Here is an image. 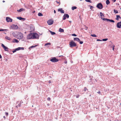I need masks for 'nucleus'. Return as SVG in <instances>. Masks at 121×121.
<instances>
[{
    "mask_svg": "<svg viewBox=\"0 0 121 121\" xmlns=\"http://www.w3.org/2000/svg\"><path fill=\"white\" fill-rule=\"evenodd\" d=\"M69 47L71 48L76 47L77 46V44L73 40H72L69 43Z\"/></svg>",
    "mask_w": 121,
    "mask_h": 121,
    "instance_id": "1",
    "label": "nucleus"
},
{
    "mask_svg": "<svg viewBox=\"0 0 121 121\" xmlns=\"http://www.w3.org/2000/svg\"><path fill=\"white\" fill-rule=\"evenodd\" d=\"M23 34L21 32H18L17 34L16 38L18 39H21L23 38Z\"/></svg>",
    "mask_w": 121,
    "mask_h": 121,
    "instance_id": "2",
    "label": "nucleus"
},
{
    "mask_svg": "<svg viewBox=\"0 0 121 121\" xmlns=\"http://www.w3.org/2000/svg\"><path fill=\"white\" fill-rule=\"evenodd\" d=\"M32 37L31 38L33 39H39V35L38 34L36 33H32Z\"/></svg>",
    "mask_w": 121,
    "mask_h": 121,
    "instance_id": "3",
    "label": "nucleus"
},
{
    "mask_svg": "<svg viewBox=\"0 0 121 121\" xmlns=\"http://www.w3.org/2000/svg\"><path fill=\"white\" fill-rule=\"evenodd\" d=\"M59 60L55 57H52L50 59V61L53 62H56L58 61Z\"/></svg>",
    "mask_w": 121,
    "mask_h": 121,
    "instance_id": "4",
    "label": "nucleus"
},
{
    "mask_svg": "<svg viewBox=\"0 0 121 121\" xmlns=\"http://www.w3.org/2000/svg\"><path fill=\"white\" fill-rule=\"evenodd\" d=\"M96 7L97 8L100 9H102L103 8V5L101 3H99L97 4Z\"/></svg>",
    "mask_w": 121,
    "mask_h": 121,
    "instance_id": "5",
    "label": "nucleus"
},
{
    "mask_svg": "<svg viewBox=\"0 0 121 121\" xmlns=\"http://www.w3.org/2000/svg\"><path fill=\"white\" fill-rule=\"evenodd\" d=\"M101 18L104 21H106L107 22H110L114 23L115 22L112 19H110L106 18H103L102 17H101Z\"/></svg>",
    "mask_w": 121,
    "mask_h": 121,
    "instance_id": "6",
    "label": "nucleus"
},
{
    "mask_svg": "<svg viewBox=\"0 0 121 121\" xmlns=\"http://www.w3.org/2000/svg\"><path fill=\"white\" fill-rule=\"evenodd\" d=\"M18 27L16 25H12L10 28V29H13L16 30L18 29Z\"/></svg>",
    "mask_w": 121,
    "mask_h": 121,
    "instance_id": "7",
    "label": "nucleus"
},
{
    "mask_svg": "<svg viewBox=\"0 0 121 121\" xmlns=\"http://www.w3.org/2000/svg\"><path fill=\"white\" fill-rule=\"evenodd\" d=\"M69 17V16L68 14L65 13L64 14L63 16V20H65L66 19V18H68Z\"/></svg>",
    "mask_w": 121,
    "mask_h": 121,
    "instance_id": "8",
    "label": "nucleus"
},
{
    "mask_svg": "<svg viewBox=\"0 0 121 121\" xmlns=\"http://www.w3.org/2000/svg\"><path fill=\"white\" fill-rule=\"evenodd\" d=\"M1 46L3 48L5 51H8L9 48L5 46L3 44L1 43Z\"/></svg>",
    "mask_w": 121,
    "mask_h": 121,
    "instance_id": "9",
    "label": "nucleus"
},
{
    "mask_svg": "<svg viewBox=\"0 0 121 121\" xmlns=\"http://www.w3.org/2000/svg\"><path fill=\"white\" fill-rule=\"evenodd\" d=\"M31 37H32V33H30L27 35L26 38L27 39H33Z\"/></svg>",
    "mask_w": 121,
    "mask_h": 121,
    "instance_id": "10",
    "label": "nucleus"
},
{
    "mask_svg": "<svg viewBox=\"0 0 121 121\" xmlns=\"http://www.w3.org/2000/svg\"><path fill=\"white\" fill-rule=\"evenodd\" d=\"M54 22V21L52 19H49L47 21V23L49 25H51Z\"/></svg>",
    "mask_w": 121,
    "mask_h": 121,
    "instance_id": "11",
    "label": "nucleus"
},
{
    "mask_svg": "<svg viewBox=\"0 0 121 121\" xmlns=\"http://www.w3.org/2000/svg\"><path fill=\"white\" fill-rule=\"evenodd\" d=\"M6 20L7 22H12L13 19L9 17H7L6 18Z\"/></svg>",
    "mask_w": 121,
    "mask_h": 121,
    "instance_id": "12",
    "label": "nucleus"
},
{
    "mask_svg": "<svg viewBox=\"0 0 121 121\" xmlns=\"http://www.w3.org/2000/svg\"><path fill=\"white\" fill-rule=\"evenodd\" d=\"M117 28H121V21L120 22L117 23Z\"/></svg>",
    "mask_w": 121,
    "mask_h": 121,
    "instance_id": "13",
    "label": "nucleus"
},
{
    "mask_svg": "<svg viewBox=\"0 0 121 121\" xmlns=\"http://www.w3.org/2000/svg\"><path fill=\"white\" fill-rule=\"evenodd\" d=\"M18 31H15L14 32H11V33L16 38V37L17 36V33Z\"/></svg>",
    "mask_w": 121,
    "mask_h": 121,
    "instance_id": "14",
    "label": "nucleus"
},
{
    "mask_svg": "<svg viewBox=\"0 0 121 121\" xmlns=\"http://www.w3.org/2000/svg\"><path fill=\"white\" fill-rule=\"evenodd\" d=\"M19 42V41L17 39L14 38L13 39V40L11 42L13 43H18Z\"/></svg>",
    "mask_w": 121,
    "mask_h": 121,
    "instance_id": "15",
    "label": "nucleus"
},
{
    "mask_svg": "<svg viewBox=\"0 0 121 121\" xmlns=\"http://www.w3.org/2000/svg\"><path fill=\"white\" fill-rule=\"evenodd\" d=\"M58 11L62 13H64V11L62 9V8H60L58 9Z\"/></svg>",
    "mask_w": 121,
    "mask_h": 121,
    "instance_id": "16",
    "label": "nucleus"
},
{
    "mask_svg": "<svg viewBox=\"0 0 121 121\" xmlns=\"http://www.w3.org/2000/svg\"><path fill=\"white\" fill-rule=\"evenodd\" d=\"M30 29L31 30H32V31H35V27H33V25L31 24L30 27Z\"/></svg>",
    "mask_w": 121,
    "mask_h": 121,
    "instance_id": "17",
    "label": "nucleus"
},
{
    "mask_svg": "<svg viewBox=\"0 0 121 121\" xmlns=\"http://www.w3.org/2000/svg\"><path fill=\"white\" fill-rule=\"evenodd\" d=\"M25 9L23 8H21L20 9H19V10H17V11L18 12L20 13V12L22 11H25Z\"/></svg>",
    "mask_w": 121,
    "mask_h": 121,
    "instance_id": "18",
    "label": "nucleus"
},
{
    "mask_svg": "<svg viewBox=\"0 0 121 121\" xmlns=\"http://www.w3.org/2000/svg\"><path fill=\"white\" fill-rule=\"evenodd\" d=\"M80 39L78 38L77 37L74 38H73L74 41H77L78 42L80 41Z\"/></svg>",
    "mask_w": 121,
    "mask_h": 121,
    "instance_id": "19",
    "label": "nucleus"
},
{
    "mask_svg": "<svg viewBox=\"0 0 121 121\" xmlns=\"http://www.w3.org/2000/svg\"><path fill=\"white\" fill-rule=\"evenodd\" d=\"M116 17L115 19L117 20H118L119 18L121 19V17L119 15H116Z\"/></svg>",
    "mask_w": 121,
    "mask_h": 121,
    "instance_id": "20",
    "label": "nucleus"
},
{
    "mask_svg": "<svg viewBox=\"0 0 121 121\" xmlns=\"http://www.w3.org/2000/svg\"><path fill=\"white\" fill-rule=\"evenodd\" d=\"M89 78H90V81H91V82L94 81V79H93V77L92 76H90L89 77Z\"/></svg>",
    "mask_w": 121,
    "mask_h": 121,
    "instance_id": "21",
    "label": "nucleus"
},
{
    "mask_svg": "<svg viewBox=\"0 0 121 121\" xmlns=\"http://www.w3.org/2000/svg\"><path fill=\"white\" fill-rule=\"evenodd\" d=\"M58 31L61 33L63 32H64V30L63 29L60 28L59 29Z\"/></svg>",
    "mask_w": 121,
    "mask_h": 121,
    "instance_id": "22",
    "label": "nucleus"
},
{
    "mask_svg": "<svg viewBox=\"0 0 121 121\" xmlns=\"http://www.w3.org/2000/svg\"><path fill=\"white\" fill-rule=\"evenodd\" d=\"M17 51H19L20 50H24V48L19 47L17 48Z\"/></svg>",
    "mask_w": 121,
    "mask_h": 121,
    "instance_id": "23",
    "label": "nucleus"
},
{
    "mask_svg": "<svg viewBox=\"0 0 121 121\" xmlns=\"http://www.w3.org/2000/svg\"><path fill=\"white\" fill-rule=\"evenodd\" d=\"M49 31L52 35H53L56 34L54 32L50 30H49Z\"/></svg>",
    "mask_w": 121,
    "mask_h": 121,
    "instance_id": "24",
    "label": "nucleus"
},
{
    "mask_svg": "<svg viewBox=\"0 0 121 121\" xmlns=\"http://www.w3.org/2000/svg\"><path fill=\"white\" fill-rule=\"evenodd\" d=\"M5 38L6 39L9 40H11L12 39L11 38H10L9 37H8L7 36H6L5 37Z\"/></svg>",
    "mask_w": 121,
    "mask_h": 121,
    "instance_id": "25",
    "label": "nucleus"
},
{
    "mask_svg": "<svg viewBox=\"0 0 121 121\" xmlns=\"http://www.w3.org/2000/svg\"><path fill=\"white\" fill-rule=\"evenodd\" d=\"M106 3L107 5H108L110 4V2L109 0H106Z\"/></svg>",
    "mask_w": 121,
    "mask_h": 121,
    "instance_id": "26",
    "label": "nucleus"
},
{
    "mask_svg": "<svg viewBox=\"0 0 121 121\" xmlns=\"http://www.w3.org/2000/svg\"><path fill=\"white\" fill-rule=\"evenodd\" d=\"M39 45H32L30 46V48H35Z\"/></svg>",
    "mask_w": 121,
    "mask_h": 121,
    "instance_id": "27",
    "label": "nucleus"
},
{
    "mask_svg": "<svg viewBox=\"0 0 121 121\" xmlns=\"http://www.w3.org/2000/svg\"><path fill=\"white\" fill-rule=\"evenodd\" d=\"M77 8V7H76L75 6H72V10H74L75 9H76Z\"/></svg>",
    "mask_w": 121,
    "mask_h": 121,
    "instance_id": "28",
    "label": "nucleus"
},
{
    "mask_svg": "<svg viewBox=\"0 0 121 121\" xmlns=\"http://www.w3.org/2000/svg\"><path fill=\"white\" fill-rule=\"evenodd\" d=\"M100 16L101 17H102V16H104V15L103 13L101 12H100Z\"/></svg>",
    "mask_w": 121,
    "mask_h": 121,
    "instance_id": "29",
    "label": "nucleus"
},
{
    "mask_svg": "<svg viewBox=\"0 0 121 121\" xmlns=\"http://www.w3.org/2000/svg\"><path fill=\"white\" fill-rule=\"evenodd\" d=\"M17 51H18L17 49V48H16L15 49H13V50L12 51V52L13 53H14L16 52Z\"/></svg>",
    "mask_w": 121,
    "mask_h": 121,
    "instance_id": "30",
    "label": "nucleus"
},
{
    "mask_svg": "<svg viewBox=\"0 0 121 121\" xmlns=\"http://www.w3.org/2000/svg\"><path fill=\"white\" fill-rule=\"evenodd\" d=\"M114 13L115 14L117 13H118V11L117 10H116L115 9H114Z\"/></svg>",
    "mask_w": 121,
    "mask_h": 121,
    "instance_id": "31",
    "label": "nucleus"
},
{
    "mask_svg": "<svg viewBox=\"0 0 121 121\" xmlns=\"http://www.w3.org/2000/svg\"><path fill=\"white\" fill-rule=\"evenodd\" d=\"M38 15L39 16H43V14H42V13H39L38 14Z\"/></svg>",
    "mask_w": 121,
    "mask_h": 121,
    "instance_id": "32",
    "label": "nucleus"
},
{
    "mask_svg": "<svg viewBox=\"0 0 121 121\" xmlns=\"http://www.w3.org/2000/svg\"><path fill=\"white\" fill-rule=\"evenodd\" d=\"M51 45V43L49 42V43H46L45 44L44 46H47L48 45Z\"/></svg>",
    "mask_w": 121,
    "mask_h": 121,
    "instance_id": "33",
    "label": "nucleus"
},
{
    "mask_svg": "<svg viewBox=\"0 0 121 121\" xmlns=\"http://www.w3.org/2000/svg\"><path fill=\"white\" fill-rule=\"evenodd\" d=\"M108 39L107 38H105V39H103L102 40V41H106Z\"/></svg>",
    "mask_w": 121,
    "mask_h": 121,
    "instance_id": "34",
    "label": "nucleus"
},
{
    "mask_svg": "<svg viewBox=\"0 0 121 121\" xmlns=\"http://www.w3.org/2000/svg\"><path fill=\"white\" fill-rule=\"evenodd\" d=\"M22 17H17V18L20 20H21Z\"/></svg>",
    "mask_w": 121,
    "mask_h": 121,
    "instance_id": "35",
    "label": "nucleus"
},
{
    "mask_svg": "<svg viewBox=\"0 0 121 121\" xmlns=\"http://www.w3.org/2000/svg\"><path fill=\"white\" fill-rule=\"evenodd\" d=\"M91 36H92V37H97V36L95 34H91Z\"/></svg>",
    "mask_w": 121,
    "mask_h": 121,
    "instance_id": "36",
    "label": "nucleus"
},
{
    "mask_svg": "<svg viewBox=\"0 0 121 121\" xmlns=\"http://www.w3.org/2000/svg\"><path fill=\"white\" fill-rule=\"evenodd\" d=\"M85 1L87 2L92 3V1L91 0H85Z\"/></svg>",
    "mask_w": 121,
    "mask_h": 121,
    "instance_id": "37",
    "label": "nucleus"
},
{
    "mask_svg": "<svg viewBox=\"0 0 121 121\" xmlns=\"http://www.w3.org/2000/svg\"><path fill=\"white\" fill-rule=\"evenodd\" d=\"M89 6L90 7V8L91 10H92V9L94 8V7L91 5H89Z\"/></svg>",
    "mask_w": 121,
    "mask_h": 121,
    "instance_id": "38",
    "label": "nucleus"
},
{
    "mask_svg": "<svg viewBox=\"0 0 121 121\" xmlns=\"http://www.w3.org/2000/svg\"><path fill=\"white\" fill-rule=\"evenodd\" d=\"M63 56L61 55L59 56V57H61V60H63Z\"/></svg>",
    "mask_w": 121,
    "mask_h": 121,
    "instance_id": "39",
    "label": "nucleus"
},
{
    "mask_svg": "<svg viewBox=\"0 0 121 121\" xmlns=\"http://www.w3.org/2000/svg\"><path fill=\"white\" fill-rule=\"evenodd\" d=\"M78 42H79V43L80 44H82L83 43V41H80H80H79Z\"/></svg>",
    "mask_w": 121,
    "mask_h": 121,
    "instance_id": "40",
    "label": "nucleus"
},
{
    "mask_svg": "<svg viewBox=\"0 0 121 121\" xmlns=\"http://www.w3.org/2000/svg\"><path fill=\"white\" fill-rule=\"evenodd\" d=\"M71 35L73 36H76L77 35L75 34H71Z\"/></svg>",
    "mask_w": 121,
    "mask_h": 121,
    "instance_id": "41",
    "label": "nucleus"
},
{
    "mask_svg": "<svg viewBox=\"0 0 121 121\" xmlns=\"http://www.w3.org/2000/svg\"><path fill=\"white\" fill-rule=\"evenodd\" d=\"M86 90H88V89H87L86 87H85L84 88V91H86Z\"/></svg>",
    "mask_w": 121,
    "mask_h": 121,
    "instance_id": "42",
    "label": "nucleus"
},
{
    "mask_svg": "<svg viewBox=\"0 0 121 121\" xmlns=\"http://www.w3.org/2000/svg\"><path fill=\"white\" fill-rule=\"evenodd\" d=\"M65 58H65V60L64 61V63H65V64H66L67 63V60H66L65 59Z\"/></svg>",
    "mask_w": 121,
    "mask_h": 121,
    "instance_id": "43",
    "label": "nucleus"
},
{
    "mask_svg": "<svg viewBox=\"0 0 121 121\" xmlns=\"http://www.w3.org/2000/svg\"><path fill=\"white\" fill-rule=\"evenodd\" d=\"M26 20V19L25 18L22 17L21 20L22 21H24Z\"/></svg>",
    "mask_w": 121,
    "mask_h": 121,
    "instance_id": "44",
    "label": "nucleus"
},
{
    "mask_svg": "<svg viewBox=\"0 0 121 121\" xmlns=\"http://www.w3.org/2000/svg\"><path fill=\"white\" fill-rule=\"evenodd\" d=\"M47 99L48 101H50L51 99L50 97H49Z\"/></svg>",
    "mask_w": 121,
    "mask_h": 121,
    "instance_id": "45",
    "label": "nucleus"
},
{
    "mask_svg": "<svg viewBox=\"0 0 121 121\" xmlns=\"http://www.w3.org/2000/svg\"><path fill=\"white\" fill-rule=\"evenodd\" d=\"M80 96V95L78 94V95L77 96H76V98H78Z\"/></svg>",
    "mask_w": 121,
    "mask_h": 121,
    "instance_id": "46",
    "label": "nucleus"
},
{
    "mask_svg": "<svg viewBox=\"0 0 121 121\" xmlns=\"http://www.w3.org/2000/svg\"><path fill=\"white\" fill-rule=\"evenodd\" d=\"M84 26L85 27V29L86 30H87V29L88 28V27H87L86 26Z\"/></svg>",
    "mask_w": 121,
    "mask_h": 121,
    "instance_id": "47",
    "label": "nucleus"
},
{
    "mask_svg": "<svg viewBox=\"0 0 121 121\" xmlns=\"http://www.w3.org/2000/svg\"><path fill=\"white\" fill-rule=\"evenodd\" d=\"M97 41H102V40H100V39H97Z\"/></svg>",
    "mask_w": 121,
    "mask_h": 121,
    "instance_id": "48",
    "label": "nucleus"
},
{
    "mask_svg": "<svg viewBox=\"0 0 121 121\" xmlns=\"http://www.w3.org/2000/svg\"><path fill=\"white\" fill-rule=\"evenodd\" d=\"M4 31V29H0V31Z\"/></svg>",
    "mask_w": 121,
    "mask_h": 121,
    "instance_id": "49",
    "label": "nucleus"
},
{
    "mask_svg": "<svg viewBox=\"0 0 121 121\" xmlns=\"http://www.w3.org/2000/svg\"><path fill=\"white\" fill-rule=\"evenodd\" d=\"M21 104H18V107H20L21 106Z\"/></svg>",
    "mask_w": 121,
    "mask_h": 121,
    "instance_id": "50",
    "label": "nucleus"
},
{
    "mask_svg": "<svg viewBox=\"0 0 121 121\" xmlns=\"http://www.w3.org/2000/svg\"><path fill=\"white\" fill-rule=\"evenodd\" d=\"M107 108H108L109 109L110 108V107L109 106H107Z\"/></svg>",
    "mask_w": 121,
    "mask_h": 121,
    "instance_id": "51",
    "label": "nucleus"
},
{
    "mask_svg": "<svg viewBox=\"0 0 121 121\" xmlns=\"http://www.w3.org/2000/svg\"><path fill=\"white\" fill-rule=\"evenodd\" d=\"M18 106H16L15 107V108L16 109H17L18 108Z\"/></svg>",
    "mask_w": 121,
    "mask_h": 121,
    "instance_id": "52",
    "label": "nucleus"
},
{
    "mask_svg": "<svg viewBox=\"0 0 121 121\" xmlns=\"http://www.w3.org/2000/svg\"><path fill=\"white\" fill-rule=\"evenodd\" d=\"M97 93H98L99 94H100L101 93L100 92V91H99L98 92H97Z\"/></svg>",
    "mask_w": 121,
    "mask_h": 121,
    "instance_id": "53",
    "label": "nucleus"
},
{
    "mask_svg": "<svg viewBox=\"0 0 121 121\" xmlns=\"http://www.w3.org/2000/svg\"><path fill=\"white\" fill-rule=\"evenodd\" d=\"M112 0L114 2H115L116 1V0Z\"/></svg>",
    "mask_w": 121,
    "mask_h": 121,
    "instance_id": "54",
    "label": "nucleus"
},
{
    "mask_svg": "<svg viewBox=\"0 0 121 121\" xmlns=\"http://www.w3.org/2000/svg\"><path fill=\"white\" fill-rule=\"evenodd\" d=\"M31 48H30V47L29 48V51H30L31 50Z\"/></svg>",
    "mask_w": 121,
    "mask_h": 121,
    "instance_id": "55",
    "label": "nucleus"
},
{
    "mask_svg": "<svg viewBox=\"0 0 121 121\" xmlns=\"http://www.w3.org/2000/svg\"><path fill=\"white\" fill-rule=\"evenodd\" d=\"M4 31H8V30L7 29H4Z\"/></svg>",
    "mask_w": 121,
    "mask_h": 121,
    "instance_id": "56",
    "label": "nucleus"
},
{
    "mask_svg": "<svg viewBox=\"0 0 121 121\" xmlns=\"http://www.w3.org/2000/svg\"><path fill=\"white\" fill-rule=\"evenodd\" d=\"M54 13H56V11L55 10H54Z\"/></svg>",
    "mask_w": 121,
    "mask_h": 121,
    "instance_id": "57",
    "label": "nucleus"
},
{
    "mask_svg": "<svg viewBox=\"0 0 121 121\" xmlns=\"http://www.w3.org/2000/svg\"><path fill=\"white\" fill-rule=\"evenodd\" d=\"M56 2L58 3V4H60V2H58L57 1H56Z\"/></svg>",
    "mask_w": 121,
    "mask_h": 121,
    "instance_id": "58",
    "label": "nucleus"
},
{
    "mask_svg": "<svg viewBox=\"0 0 121 121\" xmlns=\"http://www.w3.org/2000/svg\"><path fill=\"white\" fill-rule=\"evenodd\" d=\"M51 82L50 80H49L48 82L49 83H51Z\"/></svg>",
    "mask_w": 121,
    "mask_h": 121,
    "instance_id": "59",
    "label": "nucleus"
},
{
    "mask_svg": "<svg viewBox=\"0 0 121 121\" xmlns=\"http://www.w3.org/2000/svg\"><path fill=\"white\" fill-rule=\"evenodd\" d=\"M32 31H32V30H31V31H30V33H31V32H32Z\"/></svg>",
    "mask_w": 121,
    "mask_h": 121,
    "instance_id": "60",
    "label": "nucleus"
},
{
    "mask_svg": "<svg viewBox=\"0 0 121 121\" xmlns=\"http://www.w3.org/2000/svg\"><path fill=\"white\" fill-rule=\"evenodd\" d=\"M49 105H50V104H47V106H49Z\"/></svg>",
    "mask_w": 121,
    "mask_h": 121,
    "instance_id": "61",
    "label": "nucleus"
},
{
    "mask_svg": "<svg viewBox=\"0 0 121 121\" xmlns=\"http://www.w3.org/2000/svg\"><path fill=\"white\" fill-rule=\"evenodd\" d=\"M121 105V103H120L119 106L120 107Z\"/></svg>",
    "mask_w": 121,
    "mask_h": 121,
    "instance_id": "62",
    "label": "nucleus"
},
{
    "mask_svg": "<svg viewBox=\"0 0 121 121\" xmlns=\"http://www.w3.org/2000/svg\"><path fill=\"white\" fill-rule=\"evenodd\" d=\"M35 11H33V13H35Z\"/></svg>",
    "mask_w": 121,
    "mask_h": 121,
    "instance_id": "63",
    "label": "nucleus"
},
{
    "mask_svg": "<svg viewBox=\"0 0 121 121\" xmlns=\"http://www.w3.org/2000/svg\"><path fill=\"white\" fill-rule=\"evenodd\" d=\"M2 1L3 3H4L5 2V1L4 0H3Z\"/></svg>",
    "mask_w": 121,
    "mask_h": 121,
    "instance_id": "64",
    "label": "nucleus"
}]
</instances>
